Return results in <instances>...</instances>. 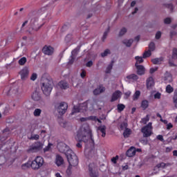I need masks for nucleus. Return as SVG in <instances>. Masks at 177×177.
I'll return each mask as SVG.
<instances>
[{
    "mask_svg": "<svg viewBox=\"0 0 177 177\" xmlns=\"http://www.w3.org/2000/svg\"><path fill=\"white\" fill-rule=\"evenodd\" d=\"M29 28L28 32L32 35L35 32H37L41 30L43 24L39 25V17H41L42 20H45L48 17V11H45L42 14L38 13H30L29 14Z\"/></svg>",
    "mask_w": 177,
    "mask_h": 177,
    "instance_id": "f257e3e1",
    "label": "nucleus"
},
{
    "mask_svg": "<svg viewBox=\"0 0 177 177\" xmlns=\"http://www.w3.org/2000/svg\"><path fill=\"white\" fill-rule=\"evenodd\" d=\"M89 139H92V131L91 130V127H89V124L84 123L77 131L76 140L77 142L86 143Z\"/></svg>",
    "mask_w": 177,
    "mask_h": 177,
    "instance_id": "f03ea898",
    "label": "nucleus"
},
{
    "mask_svg": "<svg viewBox=\"0 0 177 177\" xmlns=\"http://www.w3.org/2000/svg\"><path fill=\"white\" fill-rule=\"evenodd\" d=\"M53 89V80L51 77H46L43 79L41 90L46 96H49L50 92Z\"/></svg>",
    "mask_w": 177,
    "mask_h": 177,
    "instance_id": "7ed1b4c3",
    "label": "nucleus"
},
{
    "mask_svg": "<svg viewBox=\"0 0 177 177\" xmlns=\"http://www.w3.org/2000/svg\"><path fill=\"white\" fill-rule=\"evenodd\" d=\"M68 162L69 163V167H68L66 172L68 174V172H71V167H77L78 165V157L74 152L68 154L66 156Z\"/></svg>",
    "mask_w": 177,
    "mask_h": 177,
    "instance_id": "20e7f679",
    "label": "nucleus"
},
{
    "mask_svg": "<svg viewBox=\"0 0 177 177\" xmlns=\"http://www.w3.org/2000/svg\"><path fill=\"white\" fill-rule=\"evenodd\" d=\"M88 104H91V106H93V101L88 100L86 102L80 104L79 106H74L73 109L71 112V115H74L75 113H80L81 110H83V111H86V110H88Z\"/></svg>",
    "mask_w": 177,
    "mask_h": 177,
    "instance_id": "39448f33",
    "label": "nucleus"
},
{
    "mask_svg": "<svg viewBox=\"0 0 177 177\" xmlns=\"http://www.w3.org/2000/svg\"><path fill=\"white\" fill-rule=\"evenodd\" d=\"M44 165V158L41 156H37L35 160L31 162L30 167L34 171H38L41 167Z\"/></svg>",
    "mask_w": 177,
    "mask_h": 177,
    "instance_id": "423d86ee",
    "label": "nucleus"
},
{
    "mask_svg": "<svg viewBox=\"0 0 177 177\" xmlns=\"http://www.w3.org/2000/svg\"><path fill=\"white\" fill-rule=\"evenodd\" d=\"M57 149L59 150V153H64L65 156H66L68 154H71L73 150L70 149L69 146H67L64 142H59L57 145Z\"/></svg>",
    "mask_w": 177,
    "mask_h": 177,
    "instance_id": "0eeeda50",
    "label": "nucleus"
},
{
    "mask_svg": "<svg viewBox=\"0 0 177 177\" xmlns=\"http://www.w3.org/2000/svg\"><path fill=\"white\" fill-rule=\"evenodd\" d=\"M151 122H149L147 125L141 129V132L143 133V138H150L153 135V126Z\"/></svg>",
    "mask_w": 177,
    "mask_h": 177,
    "instance_id": "6e6552de",
    "label": "nucleus"
},
{
    "mask_svg": "<svg viewBox=\"0 0 177 177\" xmlns=\"http://www.w3.org/2000/svg\"><path fill=\"white\" fill-rule=\"evenodd\" d=\"M42 147H44V144L41 142H36L27 150V151L28 153H37V151L42 150Z\"/></svg>",
    "mask_w": 177,
    "mask_h": 177,
    "instance_id": "1a4fd4ad",
    "label": "nucleus"
},
{
    "mask_svg": "<svg viewBox=\"0 0 177 177\" xmlns=\"http://www.w3.org/2000/svg\"><path fill=\"white\" fill-rule=\"evenodd\" d=\"M88 172L91 177H99V171L95 163H91L88 165Z\"/></svg>",
    "mask_w": 177,
    "mask_h": 177,
    "instance_id": "9d476101",
    "label": "nucleus"
},
{
    "mask_svg": "<svg viewBox=\"0 0 177 177\" xmlns=\"http://www.w3.org/2000/svg\"><path fill=\"white\" fill-rule=\"evenodd\" d=\"M67 109H68V104H67V103H66L65 102H62L59 103V106H57V107L56 108V110L59 115H63L64 114H66Z\"/></svg>",
    "mask_w": 177,
    "mask_h": 177,
    "instance_id": "9b49d317",
    "label": "nucleus"
},
{
    "mask_svg": "<svg viewBox=\"0 0 177 177\" xmlns=\"http://www.w3.org/2000/svg\"><path fill=\"white\" fill-rule=\"evenodd\" d=\"M19 93V86L14 84L6 92L8 96H13V95H17Z\"/></svg>",
    "mask_w": 177,
    "mask_h": 177,
    "instance_id": "f8f14e48",
    "label": "nucleus"
},
{
    "mask_svg": "<svg viewBox=\"0 0 177 177\" xmlns=\"http://www.w3.org/2000/svg\"><path fill=\"white\" fill-rule=\"evenodd\" d=\"M28 68L26 67L23 68L20 72L19 74L21 75V78L23 81L27 80L28 78V73H29Z\"/></svg>",
    "mask_w": 177,
    "mask_h": 177,
    "instance_id": "ddd939ff",
    "label": "nucleus"
},
{
    "mask_svg": "<svg viewBox=\"0 0 177 177\" xmlns=\"http://www.w3.org/2000/svg\"><path fill=\"white\" fill-rule=\"evenodd\" d=\"M53 50L54 48L50 46H45L42 49L43 53H44V55H48V56L53 55Z\"/></svg>",
    "mask_w": 177,
    "mask_h": 177,
    "instance_id": "4468645a",
    "label": "nucleus"
},
{
    "mask_svg": "<svg viewBox=\"0 0 177 177\" xmlns=\"http://www.w3.org/2000/svg\"><path fill=\"white\" fill-rule=\"evenodd\" d=\"M135 66L137 69L138 75H144L145 71H146L145 66H143L142 65H139L138 64V63L135 64Z\"/></svg>",
    "mask_w": 177,
    "mask_h": 177,
    "instance_id": "2eb2a0df",
    "label": "nucleus"
},
{
    "mask_svg": "<svg viewBox=\"0 0 177 177\" xmlns=\"http://www.w3.org/2000/svg\"><path fill=\"white\" fill-rule=\"evenodd\" d=\"M135 154H136V149L133 147H131L126 153L127 157H133Z\"/></svg>",
    "mask_w": 177,
    "mask_h": 177,
    "instance_id": "dca6fc26",
    "label": "nucleus"
},
{
    "mask_svg": "<svg viewBox=\"0 0 177 177\" xmlns=\"http://www.w3.org/2000/svg\"><path fill=\"white\" fill-rule=\"evenodd\" d=\"M64 163V160L63 159V158L59 155H57L55 164L57 165V167H60V165H63Z\"/></svg>",
    "mask_w": 177,
    "mask_h": 177,
    "instance_id": "f3484780",
    "label": "nucleus"
},
{
    "mask_svg": "<svg viewBox=\"0 0 177 177\" xmlns=\"http://www.w3.org/2000/svg\"><path fill=\"white\" fill-rule=\"evenodd\" d=\"M121 96V91H116L115 93H113L111 102H115Z\"/></svg>",
    "mask_w": 177,
    "mask_h": 177,
    "instance_id": "a211bd4d",
    "label": "nucleus"
},
{
    "mask_svg": "<svg viewBox=\"0 0 177 177\" xmlns=\"http://www.w3.org/2000/svg\"><path fill=\"white\" fill-rule=\"evenodd\" d=\"M32 99H33L35 102L39 101V100L41 99V93L35 91L32 95Z\"/></svg>",
    "mask_w": 177,
    "mask_h": 177,
    "instance_id": "6ab92c4d",
    "label": "nucleus"
},
{
    "mask_svg": "<svg viewBox=\"0 0 177 177\" xmlns=\"http://www.w3.org/2000/svg\"><path fill=\"white\" fill-rule=\"evenodd\" d=\"M127 129H128V120H124L122 124H120V131H124Z\"/></svg>",
    "mask_w": 177,
    "mask_h": 177,
    "instance_id": "aec40b11",
    "label": "nucleus"
},
{
    "mask_svg": "<svg viewBox=\"0 0 177 177\" xmlns=\"http://www.w3.org/2000/svg\"><path fill=\"white\" fill-rule=\"evenodd\" d=\"M122 44L125 45L127 48H131V46H132V44H133V39H124L122 41Z\"/></svg>",
    "mask_w": 177,
    "mask_h": 177,
    "instance_id": "412c9836",
    "label": "nucleus"
},
{
    "mask_svg": "<svg viewBox=\"0 0 177 177\" xmlns=\"http://www.w3.org/2000/svg\"><path fill=\"white\" fill-rule=\"evenodd\" d=\"M131 134H132V130H131V129L127 128L124 130L123 136L125 139H127V138H129V136H131Z\"/></svg>",
    "mask_w": 177,
    "mask_h": 177,
    "instance_id": "4be33fe9",
    "label": "nucleus"
},
{
    "mask_svg": "<svg viewBox=\"0 0 177 177\" xmlns=\"http://www.w3.org/2000/svg\"><path fill=\"white\" fill-rule=\"evenodd\" d=\"M106 91L104 87L102 88H97L93 91V94L97 96V95H100V93H103Z\"/></svg>",
    "mask_w": 177,
    "mask_h": 177,
    "instance_id": "5701e85b",
    "label": "nucleus"
},
{
    "mask_svg": "<svg viewBox=\"0 0 177 177\" xmlns=\"http://www.w3.org/2000/svg\"><path fill=\"white\" fill-rule=\"evenodd\" d=\"M61 89H67L68 88V83L66 81H61L58 84Z\"/></svg>",
    "mask_w": 177,
    "mask_h": 177,
    "instance_id": "b1692460",
    "label": "nucleus"
},
{
    "mask_svg": "<svg viewBox=\"0 0 177 177\" xmlns=\"http://www.w3.org/2000/svg\"><path fill=\"white\" fill-rule=\"evenodd\" d=\"M165 81L169 83L172 82V75H171L169 72H166L165 73Z\"/></svg>",
    "mask_w": 177,
    "mask_h": 177,
    "instance_id": "393cba45",
    "label": "nucleus"
},
{
    "mask_svg": "<svg viewBox=\"0 0 177 177\" xmlns=\"http://www.w3.org/2000/svg\"><path fill=\"white\" fill-rule=\"evenodd\" d=\"M153 85H154V80L152 77H150L147 80V87L151 88Z\"/></svg>",
    "mask_w": 177,
    "mask_h": 177,
    "instance_id": "a878e982",
    "label": "nucleus"
},
{
    "mask_svg": "<svg viewBox=\"0 0 177 177\" xmlns=\"http://www.w3.org/2000/svg\"><path fill=\"white\" fill-rule=\"evenodd\" d=\"M113 64H114V61H112L111 64L108 65L105 71L106 74H110V73H111V70H113Z\"/></svg>",
    "mask_w": 177,
    "mask_h": 177,
    "instance_id": "bb28decb",
    "label": "nucleus"
},
{
    "mask_svg": "<svg viewBox=\"0 0 177 177\" xmlns=\"http://www.w3.org/2000/svg\"><path fill=\"white\" fill-rule=\"evenodd\" d=\"M98 131H100L102 134V137L105 138L106 137V126H100L98 127Z\"/></svg>",
    "mask_w": 177,
    "mask_h": 177,
    "instance_id": "cd10ccee",
    "label": "nucleus"
},
{
    "mask_svg": "<svg viewBox=\"0 0 177 177\" xmlns=\"http://www.w3.org/2000/svg\"><path fill=\"white\" fill-rule=\"evenodd\" d=\"M126 32H128V29L127 28H122L118 33V37H124L125 35Z\"/></svg>",
    "mask_w": 177,
    "mask_h": 177,
    "instance_id": "c85d7f7f",
    "label": "nucleus"
},
{
    "mask_svg": "<svg viewBox=\"0 0 177 177\" xmlns=\"http://www.w3.org/2000/svg\"><path fill=\"white\" fill-rule=\"evenodd\" d=\"M127 80H133V81H137L139 80V77L136 74H131L127 76Z\"/></svg>",
    "mask_w": 177,
    "mask_h": 177,
    "instance_id": "c756f323",
    "label": "nucleus"
},
{
    "mask_svg": "<svg viewBox=\"0 0 177 177\" xmlns=\"http://www.w3.org/2000/svg\"><path fill=\"white\" fill-rule=\"evenodd\" d=\"M80 47L77 46L76 48L72 50L71 52V56H73L74 57H77L78 53L80 52Z\"/></svg>",
    "mask_w": 177,
    "mask_h": 177,
    "instance_id": "7c9ffc66",
    "label": "nucleus"
},
{
    "mask_svg": "<svg viewBox=\"0 0 177 177\" xmlns=\"http://www.w3.org/2000/svg\"><path fill=\"white\" fill-rule=\"evenodd\" d=\"M141 107L143 109V110H146L149 107V101L147 100H143L141 103Z\"/></svg>",
    "mask_w": 177,
    "mask_h": 177,
    "instance_id": "2f4dec72",
    "label": "nucleus"
},
{
    "mask_svg": "<svg viewBox=\"0 0 177 177\" xmlns=\"http://www.w3.org/2000/svg\"><path fill=\"white\" fill-rule=\"evenodd\" d=\"M18 63L19 66H24V64L27 63V58L26 57H23L19 60Z\"/></svg>",
    "mask_w": 177,
    "mask_h": 177,
    "instance_id": "473e14b6",
    "label": "nucleus"
},
{
    "mask_svg": "<svg viewBox=\"0 0 177 177\" xmlns=\"http://www.w3.org/2000/svg\"><path fill=\"white\" fill-rule=\"evenodd\" d=\"M149 121H150V116H149V115H147L145 118H143L141 120L140 122L141 124H144L145 125V124H147Z\"/></svg>",
    "mask_w": 177,
    "mask_h": 177,
    "instance_id": "72a5a7b5",
    "label": "nucleus"
},
{
    "mask_svg": "<svg viewBox=\"0 0 177 177\" xmlns=\"http://www.w3.org/2000/svg\"><path fill=\"white\" fill-rule=\"evenodd\" d=\"M41 113L42 110H41V109H36L33 112V115H35V117H39Z\"/></svg>",
    "mask_w": 177,
    "mask_h": 177,
    "instance_id": "f704fd0d",
    "label": "nucleus"
},
{
    "mask_svg": "<svg viewBox=\"0 0 177 177\" xmlns=\"http://www.w3.org/2000/svg\"><path fill=\"white\" fill-rule=\"evenodd\" d=\"M140 97V91H136L133 95V100H138L139 97Z\"/></svg>",
    "mask_w": 177,
    "mask_h": 177,
    "instance_id": "c9c22d12",
    "label": "nucleus"
},
{
    "mask_svg": "<svg viewBox=\"0 0 177 177\" xmlns=\"http://www.w3.org/2000/svg\"><path fill=\"white\" fill-rule=\"evenodd\" d=\"M166 92L167 93H172V92H174V87H172L171 84H168L166 86Z\"/></svg>",
    "mask_w": 177,
    "mask_h": 177,
    "instance_id": "e433bc0d",
    "label": "nucleus"
},
{
    "mask_svg": "<svg viewBox=\"0 0 177 177\" xmlns=\"http://www.w3.org/2000/svg\"><path fill=\"white\" fill-rule=\"evenodd\" d=\"M156 49V44L154 42H151L149 45V50L150 52H153Z\"/></svg>",
    "mask_w": 177,
    "mask_h": 177,
    "instance_id": "4c0bfd02",
    "label": "nucleus"
},
{
    "mask_svg": "<svg viewBox=\"0 0 177 177\" xmlns=\"http://www.w3.org/2000/svg\"><path fill=\"white\" fill-rule=\"evenodd\" d=\"M150 56H151V51L148 50L143 53L142 57L143 59H146L147 57H150Z\"/></svg>",
    "mask_w": 177,
    "mask_h": 177,
    "instance_id": "58836bf2",
    "label": "nucleus"
},
{
    "mask_svg": "<svg viewBox=\"0 0 177 177\" xmlns=\"http://www.w3.org/2000/svg\"><path fill=\"white\" fill-rule=\"evenodd\" d=\"M109 32H110V28H108L107 30L104 32V35L102 36V41L104 42V40L106 38H107V35H109Z\"/></svg>",
    "mask_w": 177,
    "mask_h": 177,
    "instance_id": "ea45409f",
    "label": "nucleus"
},
{
    "mask_svg": "<svg viewBox=\"0 0 177 177\" xmlns=\"http://www.w3.org/2000/svg\"><path fill=\"white\" fill-rule=\"evenodd\" d=\"M151 62L153 64H160V63L162 62V59L161 58H155L152 59Z\"/></svg>",
    "mask_w": 177,
    "mask_h": 177,
    "instance_id": "a19ab883",
    "label": "nucleus"
},
{
    "mask_svg": "<svg viewBox=\"0 0 177 177\" xmlns=\"http://www.w3.org/2000/svg\"><path fill=\"white\" fill-rule=\"evenodd\" d=\"M111 52L110 51L109 49H106L103 53H101L102 57H106L107 55H110Z\"/></svg>",
    "mask_w": 177,
    "mask_h": 177,
    "instance_id": "79ce46f5",
    "label": "nucleus"
},
{
    "mask_svg": "<svg viewBox=\"0 0 177 177\" xmlns=\"http://www.w3.org/2000/svg\"><path fill=\"white\" fill-rule=\"evenodd\" d=\"M135 59H136V63H137V64H140L143 63V62H144L143 58L141 57H139V56H136L135 57Z\"/></svg>",
    "mask_w": 177,
    "mask_h": 177,
    "instance_id": "37998d69",
    "label": "nucleus"
},
{
    "mask_svg": "<svg viewBox=\"0 0 177 177\" xmlns=\"http://www.w3.org/2000/svg\"><path fill=\"white\" fill-rule=\"evenodd\" d=\"M172 59H177V48H174L172 51Z\"/></svg>",
    "mask_w": 177,
    "mask_h": 177,
    "instance_id": "c03bdc74",
    "label": "nucleus"
},
{
    "mask_svg": "<svg viewBox=\"0 0 177 177\" xmlns=\"http://www.w3.org/2000/svg\"><path fill=\"white\" fill-rule=\"evenodd\" d=\"M75 59L76 57H73V55H71L70 58H69V61L68 62V64H74V62H75Z\"/></svg>",
    "mask_w": 177,
    "mask_h": 177,
    "instance_id": "a18cd8bd",
    "label": "nucleus"
},
{
    "mask_svg": "<svg viewBox=\"0 0 177 177\" xmlns=\"http://www.w3.org/2000/svg\"><path fill=\"white\" fill-rule=\"evenodd\" d=\"M164 6H165V8H167L168 9H170L171 12H174V5H172V3H166L164 4Z\"/></svg>",
    "mask_w": 177,
    "mask_h": 177,
    "instance_id": "49530a36",
    "label": "nucleus"
},
{
    "mask_svg": "<svg viewBox=\"0 0 177 177\" xmlns=\"http://www.w3.org/2000/svg\"><path fill=\"white\" fill-rule=\"evenodd\" d=\"M124 109H125V105H124L123 104H118V111H120V112L123 111Z\"/></svg>",
    "mask_w": 177,
    "mask_h": 177,
    "instance_id": "de8ad7c7",
    "label": "nucleus"
},
{
    "mask_svg": "<svg viewBox=\"0 0 177 177\" xmlns=\"http://www.w3.org/2000/svg\"><path fill=\"white\" fill-rule=\"evenodd\" d=\"M31 167V162H26L21 165L22 169H26V168H30Z\"/></svg>",
    "mask_w": 177,
    "mask_h": 177,
    "instance_id": "09e8293b",
    "label": "nucleus"
},
{
    "mask_svg": "<svg viewBox=\"0 0 177 177\" xmlns=\"http://www.w3.org/2000/svg\"><path fill=\"white\" fill-rule=\"evenodd\" d=\"M53 146V144L52 143H48V146L46 147L44 149V153H46V151H49L50 150V147Z\"/></svg>",
    "mask_w": 177,
    "mask_h": 177,
    "instance_id": "8fccbe9b",
    "label": "nucleus"
},
{
    "mask_svg": "<svg viewBox=\"0 0 177 177\" xmlns=\"http://www.w3.org/2000/svg\"><path fill=\"white\" fill-rule=\"evenodd\" d=\"M162 35V33L161 32V31H158L155 35L156 39H160V38H161Z\"/></svg>",
    "mask_w": 177,
    "mask_h": 177,
    "instance_id": "3c124183",
    "label": "nucleus"
},
{
    "mask_svg": "<svg viewBox=\"0 0 177 177\" xmlns=\"http://www.w3.org/2000/svg\"><path fill=\"white\" fill-rule=\"evenodd\" d=\"M88 120H91L92 121H97L98 122H100V120L96 118V116H90L88 118Z\"/></svg>",
    "mask_w": 177,
    "mask_h": 177,
    "instance_id": "603ef678",
    "label": "nucleus"
},
{
    "mask_svg": "<svg viewBox=\"0 0 177 177\" xmlns=\"http://www.w3.org/2000/svg\"><path fill=\"white\" fill-rule=\"evenodd\" d=\"M30 139L32 140H38V139H39V135L35 134L34 136H32Z\"/></svg>",
    "mask_w": 177,
    "mask_h": 177,
    "instance_id": "864d4df0",
    "label": "nucleus"
},
{
    "mask_svg": "<svg viewBox=\"0 0 177 177\" xmlns=\"http://www.w3.org/2000/svg\"><path fill=\"white\" fill-rule=\"evenodd\" d=\"M171 18H166L164 20L165 24H171Z\"/></svg>",
    "mask_w": 177,
    "mask_h": 177,
    "instance_id": "5fc2aeb1",
    "label": "nucleus"
},
{
    "mask_svg": "<svg viewBox=\"0 0 177 177\" xmlns=\"http://www.w3.org/2000/svg\"><path fill=\"white\" fill-rule=\"evenodd\" d=\"M165 165H167V164H165V162H161L157 165L158 168H165Z\"/></svg>",
    "mask_w": 177,
    "mask_h": 177,
    "instance_id": "6e6d98bb",
    "label": "nucleus"
},
{
    "mask_svg": "<svg viewBox=\"0 0 177 177\" xmlns=\"http://www.w3.org/2000/svg\"><path fill=\"white\" fill-rule=\"evenodd\" d=\"M176 100H177V88L174 91L173 102H176Z\"/></svg>",
    "mask_w": 177,
    "mask_h": 177,
    "instance_id": "4d7b16f0",
    "label": "nucleus"
},
{
    "mask_svg": "<svg viewBox=\"0 0 177 177\" xmlns=\"http://www.w3.org/2000/svg\"><path fill=\"white\" fill-rule=\"evenodd\" d=\"M37 73H32V75L30 77L31 81H35L37 80Z\"/></svg>",
    "mask_w": 177,
    "mask_h": 177,
    "instance_id": "13d9d810",
    "label": "nucleus"
},
{
    "mask_svg": "<svg viewBox=\"0 0 177 177\" xmlns=\"http://www.w3.org/2000/svg\"><path fill=\"white\" fill-rule=\"evenodd\" d=\"M154 99H161V93H156L154 95Z\"/></svg>",
    "mask_w": 177,
    "mask_h": 177,
    "instance_id": "bf43d9fd",
    "label": "nucleus"
},
{
    "mask_svg": "<svg viewBox=\"0 0 177 177\" xmlns=\"http://www.w3.org/2000/svg\"><path fill=\"white\" fill-rule=\"evenodd\" d=\"M119 157L118 156H116L115 157H113L111 158V161L112 162H113V164H117V160H118Z\"/></svg>",
    "mask_w": 177,
    "mask_h": 177,
    "instance_id": "052dcab7",
    "label": "nucleus"
},
{
    "mask_svg": "<svg viewBox=\"0 0 177 177\" xmlns=\"http://www.w3.org/2000/svg\"><path fill=\"white\" fill-rule=\"evenodd\" d=\"M140 143H142V145H147L148 140L147 139H140Z\"/></svg>",
    "mask_w": 177,
    "mask_h": 177,
    "instance_id": "680f3d73",
    "label": "nucleus"
},
{
    "mask_svg": "<svg viewBox=\"0 0 177 177\" xmlns=\"http://www.w3.org/2000/svg\"><path fill=\"white\" fill-rule=\"evenodd\" d=\"M86 67H92L93 66V62L92 61H88L86 64Z\"/></svg>",
    "mask_w": 177,
    "mask_h": 177,
    "instance_id": "e2e57ef3",
    "label": "nucleus"
},
{
    "mask_svg": "<svg viewBox=\"0 0 177 177\" xmlns=\"http://www.w3.org/2000/svg\"><path fill=\"white\" fill-rule=\"evenodd\" d=\"M157 70H158V68H151L149 71L150 74H153L154 73H156V71H157Z\"/></svg>",
    "mask_w": 177,
    "mask_h": 177,
    "instance_id": "0e129e2a",
    "label": "nucleus"
},
{
    "mask_svg": "<svg viewBox=\"0 0 177 177\" xmlns=\"http://www.w3.org/2000/svg\"><path fill=\"white\" fill-rule=\"evenodd\" d=\"M175 35H177V32L176 31L170 32V38H173V37H175Z\"/></svg>",
    "mask_w": 177,
    "mask_h": 177,
    "instance_id": "69168bd1",
    "label": "nucleus"
},
{
    "mask_svg": "<svg viewBox=\"0 0 177 177\" xmlns=\"http://www.w3.org/2000/svg\"><path fill=\"white\" fill-rule=\"evenodd\" d=\"M157 139L158 140H160V142H164V137L162 136V135H158L157 136Z\"/></svg>",
    "mask_w": 177,
    "mask_h": 177,
    "instance_id": "338daca9",
    "label": "nucleus"
},
{
    "mask_svg": "<svg viewBox=\"0 0 177 177\" xmlns=\"http://www.w3.org/2000/svg\"><path fill=\"white\" fill-rule=\"evenodd\" d=\"M172 149H173L172 147H167L165 152L166 153H171V151H172Z\"/></svg>",
    "mask_w": 177,
    "mask_h": 177,
    "instance_id": "774afa93",
    "label": "nucleus"
}]
</instances>
